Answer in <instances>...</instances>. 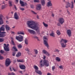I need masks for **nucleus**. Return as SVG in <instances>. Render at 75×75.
Segmentation results:
<instances>
[{"mask_svg": "<svg viewBox=\"0 0 75 75\" xmlns=\"http://www.w3.org/2000/svg\"><path fill=\"white\" fill-rule=\"evenodd\" d=\"M27 24L28 25V27L29 28L35 30L36 31L38 30V27L37 26V25L34 22L32 21H28Z\"/></svg>", "mask_w": 75, "mask_h": 75, "instance_id": "f257e3e1", "label": "nucleus"}, {"mask_svg": "<svg viewBox=\"0 0 75 75\" xmlns=\"http://www.w3.org/2000/svg\"><path fill=\"white\" fill-rule=\"evenodd\" d=\"M40 66L41 67L45 65V67H48L49 66V62L47 60H45L43 61L41 60L40 62Z\"/></svg>", "mask_w": 75, "mask_h": 75, "instance_id": "f03ea898", "label": "nucleus"}, {"mask_svg": "<svg viewBox=\"0 0 75 75\" xmlns=\"http://www.w3.org/2000/svg\"><path fill=\"white\" fill-rule=\"evenodd\" d=\"M60 42L62 48H65V47H66L67 45L66 43L67 42V40L62 39L60 41Z\"/></svg>", "mask_w": 75, "mask_h": 75, "instance_id": "7ed1b4c3", "label": "nucleus"}, {"mask_svg": "<svg viewBox=\"0 0 75 75\" xmlns=\"http://www.w3.org/2000/svg\"><path fill=\"white\" fill-rule=\"evenodd\" d=\"M44 44L48 49H49V45L48 43V39L45 36L44 37Z\"/></svg>", "mask_w": 75, "mask_h": 75, "instance_id": "20e7f679", "label": "nucleus"}, {"mask_svg": "<svg viewBox=\"0 0 75 75\" xmlns=\"http://www.w3.org/2000/svg\"><path fill=\"white\" fill-rule=\"evenodd\" d=\"M33 67L34 69H35V71L37 74H38L39 75H41L42 74V72L38 70V67L36 65H34L33 66Z\"/></svg>", "mask_w": 75, "mask_h": 75, "instance_id": "39448f33", "label": "nucleus"}, {"mask_svg": "<svg viewBox=\"0 0 75 75\" xmlns=\"http://www.w3.org/2000/svg\"><path fill=\"white\" fill-rule=\"evenodd\" d=\"M16 39L19 41V42H22L23 41V36L21 35H19L18 36H16Z\"/></svg>", "mask_w": 75, "mask_h": 75, "instance_id": "423d86ee", "label": "nucleus"}, {"mask_svg": "<svg viewBox=\"0 0 75 75\" xmlns=\"http://www.w3.org/2000/svg\"><path fill=\"white\" fill-rule=\"evenodd\" d=\"M11 62V61L10 60V59L9 58H7L5 62V65L6 67H8L10 64Z\"/></svg>", "mask_w": 75, "mask_h": 75, "instance_id": "0eeeda50", "label": "nucleus"}, {"mask_svg": "<svg viewBox=\"0 0 75 75\" xmlns=\"http://www.w3.org/2000/svg\"><path fill=\"white\" fill-rule=\"evenodd\" d=\"M8 45H9L8 44H7V45H6V44H4V47L6 51H10V49L8 47Z\"/></svg>", "mask_w": 75, "mask_h": 75, "instance_id": "6e6552de", "label": "nucleus"}, {"mask_svg": "<svg viewBox=\"0 0 75 75\" xmlns=\"http://www.w3.org/2000/svg\"><path fill=\"white\" fill-rule=\"evenodd\" d=\"M42 53L47 55V56H50V53L48 52V51H47L45 50H42Z\"/></svg>", "mask_w": 75, "mask_h": 75, "instance_id": "1a4fd4ad", "label": "nucleus"}, {"mask_svg": "<svg viewBox=\"0 0 75 75\" xmlns=\"http://www.w3.org/2000/svg\"><path fill=\"white\" fill-rule=\"evenodd\" d=\"M59 21L61 24H62L64 23V19L62 18H60L59 19Z\"/></svg>", "mask_w": 75, "mask_h": 75, "instance_id": "9d476101", "label": "nucleus"}, {"mask_svg": "<svg viewBox=\"0 0 75 75\" xmlns=\"http://www.w3.org/2000/svg\"><path fill=\"white\" fill-rule=\"evenodd\" d=\"M14 18L16 19V20H18V19H19V16H18V14H17V12H15L14 13Z\"/></svg>", "mask_w": 75, "mask_h": 75, "instance_id": "9b49d317", "label": "nucleus"}, {"mask_svg": "<svg viewBox=\"0 0 75 75\" xmlns=\"http://www.w3.org/2000/svg\"><path fill=\"white\" fill-rule=\"evenodd\" d=\"M6 34V32H0V37H5L6 34Z\"/></svg>", "mask_w": 75, "mask_h": 75, "instance_id": "f8f14e48", "label": "nucleus"}, {"mask_svg": "<svg viewBox=\"0 0 75 75\" xmlns=\"http://www.w3.org/2000/svg\"><path fill=\"white\" fill-rule=\"evenodd\" d=\"M20 4H21V6L23 7L24 6H27V4L26 3H25L24 4V2L21 1V0L20 1Z\"/></svg>", "mask_w": 75, "mask_h": 75, "instance_id": "ddd939ff", "label": "nucleus"}, {"mask_svg": "<svg viewBox=\"0 0 75 75\" xmlns=\"http://www.w3.org/2000/svg\"><path fill=\"white\" fill-rule=\"evenodd\" d=\"M28 31L30 33V34H36L35 31L33 30L28 29Z\"/></svg>", "mask_w": 75, "mask_h": 75, "instance_id": "4468645a", "label": "nucleus"}, {"mask_svg": "<svg viewBox=\"0 0 75 75\" xmlns=\"http://www.w3.org/2000/svg\"><path fill=\"white\" fill-rule=\"evenodd\" d=\"M2 17H3V15L0 14V25L3 23V21L1 18Z\"/></svg>", "mask_w": 75, "mask_h": 75, "instance_id": "2eb2a0df", "label": "nucleus"}, {"mask_svg": "<svg viewBox=\"0 0 75 75\" xmlns=\"http://www.w3.org/2000/svg\"><path fill=\"white\" fill-rule=\"evenodd\" d=\"M41 8V4H38L37 5L36 9L38 10H40Z\"/></svg>", "mask_w": 75, "mask_h": 75, "instance_id": "dca6fc26", "label": "nucleus"}, {"mask_svg": "<svg viewBox=\"0 0 75 75\" xmlns=\"http://www.w3.org/2000/svg\"><path fill=\"white\" fill-rule=\"evenodd\" d=\"M19 67L21 69H25L26 68L25 66L23 65H20Z\"/></svg>", "mask_w": 75, "mask_h": 75, "instance_id": "f3484780", "label": "nucleus"}, {"mask_svg": "<svg viewBox=\"0 0 75 75\" xmlns=\"http://www.w3.org/2000/svg\"><path fill=\"white\" fill-rule=\"evenodd\" d=\"M5 28L7 31H9L11 29L10 27L7 25H5Z\"/></svg>", "mask_w": 75, "mask_h": 75, "instance_id": "a211bd4d", "label": "nucleus"}, {"mask_svg": "<svg viewBox=\"0 0 75 75\" xmlns=\"http://www.w3.org/2000/svg\"><path fill=\"white\" fill-rule=\"evenodd\" d=\"M66 4L67 5V6H66V7L67 8H68V7H71L70 5H71V4L69 3L68 2H66Z\"/></svg>", "mask_w": 75, "mask_h": 75, "instance_id": "6ab92c4d", "label": "nucleus"}, {"mask_svg": "<svg viewBox=\"0 0 75 75\" xmlns=\"http://www.w3.org/2000/svg\"><path fill=\"white\" fill-rule=\"evenodd\" d=\"M41 3L42 6H45V0H41Z\"/></svg>", "mask_w": 75, "mask_h": 75, "instance_id": "aec40b11", "label": "nucleus"}, {"mask_svg": "<svg viewBox=\"0 0 75 75\" xmlns=\"http://www.w3.org/2000/svg\"><path fill=\"white\" fill-rule=\"evenodd\" d=\"M67 34H68L69 36H71V30H67Z\"/></svg>", "mask_w": 75, "mask_h": 75, "instance_id": "412c9836", "label": "nucleus"}, {"mask_svg": "<svg viewBox=\"0 0 75 75\" xmlns=\"http://www.w3.org/2000/svg\"><path fill=\"white\" fill-rule=\"evenodd\" d=\"M52 5L51 4V2L50 1H49L48 3H47V6L48 7H49V6H52Z\"/></svg>", "mask_w": 75, "mask_h": 75, "instance_id": "4be33fe9", "label": "nucleus"}, {"mask_svg": "<svg viewBox=\"0 0 75 75\" xmlns=\"http://www.w3.org/2000/svg\"><path fill=\"white\" fill-rule=\"evenodd\" d=\"M50 36H52V37H55V34L54 32H52L50 34Z\"/></svg>", "mask_w": 75, "mask_h": 75, "instance_id": "5701e85b", "label": "nucleus"}, {"mask_svg": "<svg viewBox=\"0 0 75 75\" xmlns=\"http://www.w3.org/2000/svg\"><path fill=\"white\" fill-rule=\"evenodd\" d=\"M17 34L19 35L20 34H22V35H24V33L22 31H18L17 32Z\"/></svg>", "mask_w": 75, "mask_h": 75, "instance_id": "b1692460", "label": "nucleus"}, {"mask_svg": "<svg viewBox=\"0 0 75 75\" xmlns=\"http://www.w3.org/2000/svg\"><path fill=\"white\" fill-rule=\"evenodd\" d=\"M21 53L20 52H18L17 54H16V57H20L21 56Z\"/></svg>", "mask_w": 75, "mask_h": 75, "instance_id": "393cba45", "label": "nucleus"}, {"mask_svg": "<svg viewBox=\"0 0 75 75\" xmlns=\"http://www.w3.org/2000/svg\"><path fill=\"white\" fill-rule=\"evenodd\" d=\"M1 31H4V28L3 26H2L0 28V32H1Z\"/></svg>", "mask_w": 75, "mask_h": 75, "instance_id": "a878e982", "label": "nucleus"}, {"mask_svg": "<svg viewBox=\"0 0 75 75\" xmlns=\"http://www.w3.org/2000/svg\"><path fill=\"white\" fill-rule=\"evenodd\" d=\"M12 50H14L15 51H18L16 48V47L15 46H13L12 47Z\"/></svg>", "mask_w": 75, "mask_h": 75, "instance_id": "bb28decb", "label": "nucleus"}, {"mask_svg": "<svg viewBox=\"0 0 75 75\" xmlns=\"http://www.w3.org/2000/svg\"><path fill=\"white\" fill-rule=\"evenodd\" d=\"M8 4H9V6H12L13 5H12V1L9 0L8 1Z\"/></svg>", "mask_w": 75, "mask_h": 75, "instance_id": "cd10ccee", "label": "nucleus"}, {"mask_svg": "<svg viewBox=\"0 0 75 75\" xmlns=\"http://www.w3.org/2000/svg\"><path fill=\"white\" fill-rule=\"evenodd\" d=\"M56 60L57 61H61V59L59 57H56Z\"/></svg>", "mask_w": 75, "mask_h": 75, "instance_id": "c85d7f7f", "label": "nucleus"}, {"mask_svg": "<svg viewBox=\"0 0 75 75\" xmlns=\"http://www.w3.org/2000/svg\"><path fill=\"white\" fill-rule=\"evenodd\" d=\"M6 5H2L1 8L2 10L4 9V8L6 7Z\"/></svg>", "mask_w": 75, "mask_h": 75, "instance_id": "c756f323", "label": "nucleus"}, {"mask_svg": "<svg viewBox=\"0 0 75 75\" xmlns=\"http://www.w3.org/2000/svg\"><path fill=\"white\" fill-rule=\"evenodd\" d=\"M28 40L27 39H26L25 40V44L27 45L28 44Z\"/></svg>", "mask_w": 75, "mask_h": 75, "instance_id": "7c9ffc66", "label": "nucleus"}, {"mask_svg": "<svg viewBox=\"0 0 75 75\" xmlns=\"http://www.w3.org/2000/svg\"><path fill=\"white\" fill-rule=\"evenodd\" d=\"M4 41V39L3 38H0V42H2Z\"/></svg>", "mask_w": 75, "mask_h": 75, "instance_id": "2f4dec72", "label": "nucleus"}, {"mask_svg": "<svg viewBox=\"0 0 75 75\" xmlns=\"http://www.w3.org/2000/svg\"><path fill=\"white\" fill-rule=\"evenodd\" d=\"M71 8H74V3H73V2H71Z\"/></svg>", "mask_w": 75, "mask_h": 75, "instance_id": "473e14b6", "label": "nucleus"}, {"mask_svg": "<svg viewBox=\"0 0 75 75\" xmlns=\"http://www.w3.org/2000/svg\"><path fill=\"white\" fill-rule=\"evenodd\" d=\"M18 47L19 48H22V45L21 44H19L18 45Z\"/></svg>", "mask_w": 75, "mask_h": 75, "instance_id": "72a5a7b5", "label": "nucleus"}, {"mask_svg": "<svg viewBox=\"0 0 75 75\" xmlns=\"http://www.w3.org/2000/svg\"><path fill=\"white\" fill-rule=\"evenodd\" d=\"M33 51L35 52V54H38V50L36 49H34Z\"/></svg>", "mask_w": 75, "mask_h": 75, "instance_id": "f704fd0d", "label": "nucleus"}, {"mask_svg": "<svg viewBox=\"0 0 75 75\" xmlns=\"http://www.w3.org/2000/svg\"><path fill=\"white\" fill-rule=\"evenodd\" d=\"M57 35H60L61 34V33H60V32L59 31V30H57L56 32Z\"/></svg>", "mask_w": 75, "mask_h": 75, "instance_id": "c9c22d12", "label": "nucleus"}, {"mask_svg": "<svg viewBox=\"0 0 75 75\" xmlns=\"http://www.w3.org/2000/svg\"><path fill=\"white\" fill-rule=\"evenodd\" d=\"M43 24L45 26V27H47L48 24L46 23H45L44 22H43Z\"/></svg>", "mask_w": 75, "mask_h": 75, "instance_id": "e433bc0d", "label": "nucleus"}, {"mask_svg": "<svg viewBox=\"0 0 75 75\" xmlns=\"http://www.w3.org/2000/svg\"><path fill=\"white\" fill-rule=\"evenodd\" d=\"M8 75H15V74L13 73H8Z\"/></svg>", "mask_w": 75, "mask_h": 75, "instance_id": "4c0bfd02", "label": "nucleus"}, {"mask_svg": "<svg viewBox=\"0 0 75 75\" xmlns=\"http://www.w3.org/2000/svg\"><path fill=\"white\" fill-rule=\"evenodd\" d=\"M32 13V14H37V13L35 12H34V11H33V10H31V11Z\"/></svg>", "mask_w": 75, "mask_h": 75, "instance_id": "58836bf2", "label": "nucleus"}, {"mask_svg": "<svg viewBox=\"0 0 75 75\" xmlns=\"http://www.w3.org/2000/svg\"><path fill=\"white\" fill-rule=\"evenodd\" d=\"M54 52H59V50H58V49H56L54 50Z\"/></svg>", "mask_w": 75, "mask_h": 75, "instance_id": "ea45409f", "label": "nucleus"}, {"mask_svg": "<svg viewBox=\"0 0 75 75\" xmlns=\"http://www.w3.org/2000/svg\"><path fill=\"white\" fill-rule=\"evenodd\" d=\"M59 67L60 69H64V68H63L62 65L60 66Z\"/></svg>", "mask_w": 75, "mask_h": 75, "instance_id": "a19ab883", "label": "nucleus"}, {"mask_svg": "<svg viewBox=\"0 0 75 75\" xmlns=\"http://www.w3.org/2000/svg\"><path fill=\"white\" fill-rule=\"evenodd\" d=\"M33 38L35 39H36V38H37L38 41H39V39L38 38V37H37V36L34 37Z\"/></svg>", "mask_w": 75, "mask_h": 75, "instance_id": "79ce46f5", "label": "nucleus"}, {"mask_svg": "<svg viewBox=\"0 0 75 75\" xmlns=\"http://www.w3.org/2000/svg\"><path fill=\"white\" fill-rule=\"evenodd\" d=\"M25 50L26 51H28V52H30V49H29L28 48H26L25 49Z\"/></svg>", "mask_w": 75, "mask_h": 75, "instance_id": "37998d69", "label": "nucleus"}, {"mask_svg": "<svg viewBox=\"0 0 75 75\" xmlns=\"http://www.w3.org/2000/svg\"><path fill=\"white\" fill-rule=\"evenodd\" d=\"M34 2L35 3H39L40 2V0H34Z\"/></svg>", "mask_w": 75, "mask_h": 75, "instance_id": "c03bdc74", "label": "nucleus"}, {"mask_svg": "<svg viewBox=\"0 0 75 75\" xmlns=\"http://www.w3.org/2000/svg\"><path fill=\"white\" fill-rule=\"evenodd\" d=\"M11 42L12 45H15V43H14V41L13 40H11Z\"/></svg>", "mask_w": 75, "mask_h": 75, "instance_id": "a18cd8bd", "label": "nucleus"}, {"mask_svg": "<svg viewBox=\"0 0 75 75\" xmlns=\"http://www.w3.org/2000/svg\"><path fill=\"white\" fill-rule=\"evenodd\" d=\"M30 6L32 8H34V5L33 4H31L30 5Z\"/></svg>", "mask_w": 75, "mask_h": 75, "instance_id": "49530a36", "label": "nucleus"}, {"mask_svg": "<svg viewBox=\"0 0 75 75\" xmlns=\"http://www.w3.org/2000/svg\"><path fill=\"white\" fill-rule=\"evenodd\" d=\"M52 70L54 71V69H55V67L54 66L52 67Z\"/></svg>", "mask_w": 75, "mask_h": 75, "instance_id": "de8ad7c7", "label": "nucleus"}, {"mask_svg": "<svg viewBox=\"0 0 75 75\" xmlns=\"http://www.w3.org/2000/svg\"><path fill=\"white\" fill-rule=\"evenodd\" d=\"M37 33L38 34H40V30H38L37 31Z\"/></svg>", "mask_w": 75, "mask_h": 75, "instance_id": "09e8293b", "label": "nucleus"}, {"mask_svg": "<svg viewBox=\"0 0 75 75\" xmlns=\"http://www.w3.org/2000/svg\"><path fill=\"white\" fill-rule=\"evenodd\" d=\"M0 52H1V54H3V53H4V51H3V50H1L0 51Z\"/></svg>", "mask_w": 75, "mask_h": 75, "instance_id": "8fccbe9b", "label": "nucleus"}, {"mask_svg": "<svg viewBox=\"0 0 75 75\" xmlns=\"http://www.w3.org/2000/svg\"><path fill=\"white\" fill-rule=\"evenodd\" d=\"M20 9L22 11H24V8H20Z\"/></svg>", "mask_w": 75, "mask_h": 75, "instance_id": "3c124183", "label": "nucleus"}, {"mask_svg": "<svg viewBox=\"0 0 75 75\" xmlns=\"http://www.w3.org/2000/svg\"><path fill=\"white\" fill-rule=\"evenodd\" d=\"M14 8H15V10H17V7H16V5H14Z\"/></svg>", "mask_w": 75, "mask_h": 75, "instance_id": "603ef678", "label": "nucleus"}, {"mask_svg": "<svg viewBox=\"0 0 75 75\" xmlns=\"http://www.w3.org/2000/svg\"><path fill=\"white\" fill-rule=\"evenodd\" d=\"M3 59V57L0 56V59Z\"/></svg>", "mask_w": 75, "mask_h": 75, "instance_id": "864d4df0", "label": "nucleus"}, {"mask_svg": "<svg viewBox=\"0 0 75 75\" xmlns=\"http://www.w3.org/2000/svg\"><path fill=\"white\" fill-rule=\"evenodd\" d=\"M57 25H58V26H61V24H60V23H58L57 24Z\"/></svg>", "mask_w": 75, "mask_h": 75, "instance_id": "5fc2aeb1", "label": "nucleus"}, {"mask_svg": "<svg viewBox=\"0 0 75 75\" xmlns=\"http://www.w3.org/2000/svg\"><path fill=\"white\" fill-rule=\"evenodd\" d=\"M16 52H13L12 54L13 56H15V54H16Z\"/></svg>", "mask_w": 75, "mask_h": 75, "instance_id": "6e6d98bb", "label": "nucleus"}, {"mask_svg": "<svg viewBox=\"0 0 75 75\" xmlns=\"http://www.w3.org/2000/svg\"><path fill=\"white\" fill-rule=\"evenodd\" d=\"M24 60L23 59L21 60V62H24Z\"/></svg>", "mask_w": 75, "mask_h": 75, "instance_id": "4d7b16f0", "label": "nucleus"}, {"mask_svg": "<svg viewBox=\"0 0 75 75\" xmlns=\"http://www.w3.org/2000/svg\"><path fill=\"white\" fill-rule=\"evenodd\" d=\"M13 69V70L14 71H17V70L16 69H14L13 67H12Z\"/></svg>", "mask_w": 75, "mask_h": 75, "instance_id": "13d9d810", "label": "nucleus"}, {"mask_svg": "<svg viewBox=\"0 0 75 75\" xmlns=\"http://www.w3.org/2000/svg\"><path fill=\"white\" fill-rule=\"evenodd\" d=\"M75 62H73L72 63V65H75Z\"/></svg>", "mask_w": 75, "mask_h": 75, "instance_id": "bf43d9fd", "label": "nucleus"}, {"mask_svg": "<svg viewBox=\"0 0 75 75\" xmlns=\"http://www.w3.org/2000/svg\"><path fill=\"white\" fill-rule=\"evenodd\" d=\"M10 69L11 71H13V70L11 69V67H10Z\"/></svg>", "mask_w": 75, "mask_h": 75, "instance_id": "052dcab7", "label": "nucleus"}, {"mask_svg": "<svg viewBox=\"0 0 75 75\" xmlns=\"http://www.w3.org/2000/svg\"><path fill=\"white\" fill-rule=\"evenodd\" d=\"M37 18H38V19H40V18H39V16H38V15H37Z\"/></svg>", "mask_w": 75, "mask_h": 75, "instance_id": "680f3d73", "label": "nucleus"}, {"mask_svg": "<svg viewBox=\"0 0 75 75\" xmlns=\"http://www.w3.org/2000/svg\"><path fill=\"white\" fill-rule=\"evenodd\" d=\"M45 58H46L45 56H44L43 57V59H45Z\"/></svg>", "mask_w": 75, "mask_h": 75, "instance_id": "e2e57ef3", "label": "nucleus"}, {"mask_svg": "<svg viewBox=\"0 0 75 75\" xmlns=\"http://www.w3.org/2000/svg\"><path fill=\"white\" fill-rule=\"evenodd\" d=\"M18 62H21V60H17Z\"/></svg>", "mask_w": 75, "mask_h": 75, "instance_id": "0e129e2a", "label": "nucleus"}, {"mask_svg": "<svg viewBox=\"0 0 75 75\" xmlns=\"http://www.w3.org/2000/svg\"><path fill=\"white\" fill-rule=\"evenodd\" d=\"M27 53L28 55H30V53L29 52H27Z\"/></svg>", "mask_w": 75, "mask_h": 75, "instance_id": "69168bd1", "label": "nucleus"}, {"mask_svg": "<svg viewBox=\"0 0 75 75\" xmlns=\"http://www.w3.org/2000/svg\"><path fill=\"white\" fill-rule=\"evenodd\" d=\"M6 22L7 24H8V21H6Z\"/></svg>", "mask_w": 75, "mask_h": 75, "instance_id": "338daca9", "label": "nucleus"}, {"mask_svg": "<svg viewBox=\"0 0 75 75\" xmlns=\"http://www.w3.org/2000/svg\"><path fill=\"white\" fill-rule=\"evenodd\" d=\"M47 75H51V74L50 73H48L47 74Z\"/></svg>", "mask_w": 75, "mask_h": 75, "instance_id": "774afa93", "label": "nucleus"}]
</instances>
